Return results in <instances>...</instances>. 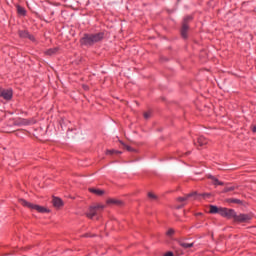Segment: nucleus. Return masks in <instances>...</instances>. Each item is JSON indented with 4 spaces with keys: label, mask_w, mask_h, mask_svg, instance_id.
Masks as SVG:
<instances>
[{
    "label": "nucleus",
    "mask_w": 256,
    "mask_h": 256,
    "mask_svg": "<svg viewBox=\"0 0 256 256\" xmlns=\"http://www.w3.org/2000/svg\"><path fill=\"white\" fill-rule=\"evenodd\" d=\"M105 34L103 32L96 33V34H85L81 38L82 45H95V43H99V41H103Z\"/></svg>",
    "instance_id": "obj_1"
},
{
    "label": "nucleus",
    "mask_w": 256,
    "mask_h": 256,
    "mask_svg": "<svg viewBox=\"0 0 256 256\" xmlns=\"http://www.w3.org/2000/svg\"><path fill=\"white\" fill-rule=\"evenodd\" d=\"M19 203H21L23 207H28V209H35V211H38V213H47V208L36 204H31V202H27L25 199H20Z\"/></svg>",
    "instance_id": "obj_2"
},
{
    "label": "nucleus",
    "mask_w": 256,
    "mask_h": 256,
    "mask_svg": "<svg viewBox=\"0 0 256 256\" xmlns=\"http://www.w3.org/2000/svg\"><path fill=\"white\" fill-rule=\"evenodd\" d=\"M251 217L250 214H237V212H235L234 221L237 223H247L251 221Z\"/></svg>",
    "instance_id": "obj_3"
},
{
    "label": "nucleus",
    "mask_w": 256,
    "mask_h": 256,
    "mask_svg": "<svg viewBox=\"0 0 256 256\" xmlns=\"http://www.w3.org/2000/svg\"><path fill=\"white\" fill-rule=\"evenodd\" d=\"M235 210L228 208H220V215L227 219H235Z\"/></svg>",
    "instance_id": "obj_4"
},
{
    "label": "nucleus",
    "mask_w": 256,
    "mask_h": 256,
    "mask_svg": "<svg viewBox=\"0 0 256 256\" xmlns=\"http://www.w3.org/2000/svg\"><path fill=\"white\" fill-rule=\"evenodd\" d=\"M0 97H3L6 101H10L13 97V90L0 88Z\"/></svg>",
    "instance_id": "obj_5"
},
{
    "label": "nucleus",
    "mask_w": 256,
    "mask_h": 256,
    "mask_svg": "<svg viewBox=\"0 0 256 256\" xmlns=\"http://www.w3.org/2000/svg\"><path fill=\"white\" fill-rule=\"evenodd\" d=\"M189 20H191V17H186L182 25L181 36L183 37V39H187V32L189 31V25H187V21Z\"/></svg>",
    "instance_id": "obj_6"
},
{
    "label": "nucleus",
    "mask_w": 256,
    "mask_h": 256,
    "mask_svg": "<svg viewBox=\"0 0 256 256\" xmlns=\"http://www.w3.org/2000/svg\"><path fill=\"white\" fill-rule=\"evenodd\" d=\"M98 211L99 210L95 206H91L86 213V217H88V219H93L95 215H97Z\"/></svg>",
    "instance_id": "obj_7"
},
{
    "label": "nucleus",
    "mask_w": 256,
    "mask_h": 256,
    "mask_svg": "<svg viewBox=\"0 0 256 256\" xmlns=\"http://www.w3.org/2000/svg\"><path fill=\"white\" fill-rule=\"evenodd\" d=\"M19 36L22 39H30V41H35V38L33 36H31V34H29V32H27L26 30L20 31Z\"/></svg>",
    "instance_id": "obj_8"
},
{
    "label": "nucleus",
    "mask_w": 256,
    "mask_h": 256,
    "mask_svg": "<svg viewBox=\"0 0 256 256\" xmlns=\"http://www.w3.org/2000/svg\"><path fill=\"white\" fill-rule=\"evenodd\" d=\"M90 193H93L94 195H97L98 197H101L105 195V190H101L99 188H89Z\"/></svg>",
    "instance_id": "obj_9"
},
{
    "label": "nucleus",
    "mask_w": 256,
    "mask_h": 256,
    "mask_svg": "<svg viewBox=\"0 0 256 256\" xmlns=\"http://www.w3.org/2000/svg\"><path fill=\"white\" fill-rule=\"evenodd\" d=\"M107 205H123V202H121V200L118 199H114V198H110L106 201Z\"/></svg>",
    "instance_id": "obj_10"
},
{
    "label": "nucleus",
    "mask_w": 256,
    "mask_h": 256,
    "mask_svg": "<svg viewBox=\"0 0 256 256\" xmlns=\"http://www.w3.org/2000/svg\"><path fill=\"white\" fill-rule=\"evenodd\" d=\"M52 203H53L54 207H58V208L63 207V200H61L58 197H54L52 200Z\"/></svg>",
    "instance_id": "obj_11"
},
{
    "label": "nucleus",
    "mask_w": 256,
    "mask_h": 256,
    "mask_svg": "<svg viewBox=\"0 0 256 256\" xmlns=\"http://www.w3.org/2000/svg\"><path fill=\"white\" fill-rule=\"evenodd\" d=\"M17 13L21 17H25V15H27V10H25V8H23V6H17Z\"/></svg>",
    "instance_id": "obj_12"
},
{
    "label": "nucleus",
    "mask_w": 256,
    "mask_h": 256,
    "mask_svg": "<svg viewBox=\"0 0 256 256\" xmlns=\"http://www.w3.org/2000/svg\"><path fill=\"white\" fill-rule=\"evenodd\" d=\"M195 195H197V192H193V193L187 194L184 197H179L178 201H180V202L187 201V199H189L190 197H195Z\"/></svg>",
    "instance_id": "obj_13"
},
{
    "label": "nucleus",
    "mask_w": 256,
    "mask_h": 256,
    "mask_svg": "<svg viewBox=\"0 0 256 256\" xmlns=\"http://www.w3.org/2000/svg\"><path fill=\"white\" fill-rule=\"evenodd\" d=\"M180 247H183L184 249H191L193 247L194 243H186L184 241L179 242Z\"/></svg>",
    "instance_id": "obj_14"
},
{
    "label": "nucleus",
    "mask_w": 256,
    "mask_h": 256,
    "mask_svg": "<svg viewBox=\"0 0 256 256\" xmlns=\"http://www.w3.org/2000/svg\"><path fill=\"white\" fill-rule=\"evenodd\" d=\"M209 212L212 214L218 213L219 215H221V208L211 205Z\"/></svg>",
    "instance_id": "obj_15"
},
{
    "label": "nucleus",
    "mask_w": 256,
    "mask_h": 256,
    "mask_svg": "<svg viewBox=\"0 0 256 256\" xmlns=\"http://www.w3.org/2000/svg\"><path fill=\"white\" fill-rule=\"evenodd\" d=\"M120 143H121L122 147L124 149H126V151H129L130 153H135L136 150L134 148H132L131 146H129L121 141H120Z\"/></svg>",
    "instance_id": "obj_16"
},
{
    "label": "nucleus",
    "mask_w": 256,
    "mask_h": 256,
    "mask_svg": "<svg viewBox=\"0 0 256 256\" xmlns=\"http://www.w3.org/2000/svg\"><path fill=\"white\" fill-rule=\"evenodd\" d=\"M198 144L200 145V147H203V145H207V138L200 136L198 138Z\"/></svg>",
    "instance_id": "obj_17"
},
{
    "label": "nucleus",
    "mask_w": 256,
    "mask_h": 256,
    "mask_svg": "<svg viewBox=\"0 0 256 256\" xmlns=\"http://www.w3.org/2000/svg\"><path fill=\"white\" fill-rule=\"evenodd\" d=\"M15 125L21 126V125H29V121L25 119H19L15 121Z\"/></svg>",
    "instance_id": "obj_18"
},
{
    "label": "nucleus",
    "mask_w": 256,
    "mask_h": 256,
    "mask_svg": "<svg viewBox=\"0 0 256 256\" xmlns=\"http://www.w3.org/2000/svg\"><path fill=\"white\" fill-rule=\"evenodd\" d=\"M210 179H212L214 185H224L223 182L219 181L214 176H209Z\"/></svg>",
    "instance_id": "obj_19"
},
{
    "label": "nucleus",
    "mask_w": 256,
    "mask_h": 256,
    "mask_svg": "<svg viewBox=\"0 0 256 256\" xmlns=\"http://www.w3.org/2000/svg\"><path fill=\"white\" fill-rule=\"evenodd\" d=\"M114 153L116 154V155H121V151H117V150H107L106 151V155H114Z\"/></svg>",
    "instance_id": "obj_20"
},
{
    "label": "nucleus",
    "mask_w": 256,
    "mask_h": 256,
    "mask_svg": "<svg viewBox=\"0 0 256 256\" xmlns=\"http://www.w3.org/2000/svg\"><path fill=\"white\" fill-rule=\"evenodd\" d=\"M58 49L57 48H51L46 51V55H55L57 53Z\"/></svg>",
    "instance_id": "obj_21"
},
{
    "label": "nucleus",
    "mask_w": 256,
    "mask_h": 256,
    "mask_svg": "<svg viewBox=\"0 0 256 256\" xmlns=\"http://www.w3.org/2000/svg\"><path fill=\"white\" fill-rule=\"evenodd\" d=\"M237 189V186H229L224 189V193H229L230 191H235Z\"/></svg>",
    "instance_id": "obj_22"
},
{
    "label": "nucleus",
    "mask_w": 256,
    "mask_h": 256,
    "mask_svg": "<svg viewBox=\"0 0 256 256\" xmlns=\"http://www.w3.org/2000/svg\"><path fill=\"white\" fill-rule=\"evenodd\" d=\"M144 119H151V112H144Z\"/></svg>",
    "instance_id": "obj_23"
},
{
    "label": "nucleus",
    "mask_w": 256,
    "mask_h": 256,
    "mask_svg": "<svg viewBox=\"0 0 256 256\" xmlns=\"http://www.w3.org/2000/svg\"><path fill=\"white\" fill-rule=\"evenodd\" d=\"M94 207H96V210H103V209H105V205H102V204H98V205H96V206H94Z\"/></svg>",
    "instance_id": "obj_24"
},
{
    "label": "nucleus",
    "mask_w": 256,
    "mask_h": 256,
    "mask_svg": "<svg viewBox=\"0 0 256 256\" xmlns=\"http://www.w3.org/2000/svg\"><path fill=\"white\" fill-rule=\"evenodd\" d=\"M148 197L150 198V199H157V195H155V194H153V193H151V192H149L148 193Z\"/></svg>",
    "instance_id": "obj_25"
},
{
    "label": "nucleus",
    "mask_w": 256,
    "mask_h": 256,
    "mask_svg": "<svg viewBox=\"0 0 256 256\" xmlns=\"http://www.w3.org/2000/svg\"><path fill=\"white\" fill-rule=\"evenodd\" d=\"M196 195H199V196H201V197H211V194H209V193H203V194H196Z\"/></svg>",
    "instance_id": "obj_26"
},
{
    "label": "nucleus",
    "mask_w": 256,
    "mask_h": 256,
    "mask_svg": "<svg viewBox=\"0 0 256 256\" xmlns=\"http://www.w3.org/2000/svg\"><path fill=\"white\" fill-rule=\"evenodd\" d=\"M175 233V230H173V229H169L168 231H167V235L168 236H171V235H173Z\"/></svg>",
    "instance_id": "obj_27"
},
{
    "label": "nucleus",
    "mask_w": 256,
    "mask_h": 256,
    "mask_svg": "<svg viewBox=\"0 0 256 256\" xmlns=\"http://www.w3.org/2000/svg\"><path fill=\"white\" fill-rule=\"evenodd\" d=\"M231 203H241V200L239 199H232L230 200Z\"/></svg>",
    "instance_id": "obj_28"
},
{
    "label": "nucleus",
    "mask_w": 256,
    "mask_h": 256,
    "mask_svg": "<svg viewBox=\"0 0 256 256\" xmlns=\"http://www.w3.org/2000/svg\"><path fill=\"white\" fill-rule=\"evenodd\" d=\"M164 256H175L173 252H167Z\"/></svg>",
    "instance_id": "obj_29"
},
{
    "label": "nucleus",
    "mask_w": 256,
    "mask_h": 256,
    "mask_svg": "<svg viewBox=\"0 0 256 256\" xmlns=\"http://www.w3.org/2000/svg\"><path fill=\"white\" fill-rule=\"evenodd\" d=\"M252 131H253V133H256V126L252 127Z\"/></svg>",
    "instance_id": "obj_30"
}]
</instances>
